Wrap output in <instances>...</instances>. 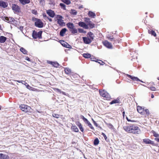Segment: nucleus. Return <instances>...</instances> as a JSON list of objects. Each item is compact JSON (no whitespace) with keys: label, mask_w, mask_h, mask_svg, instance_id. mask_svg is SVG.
<instances>
[{"label":"nucleus","mask_w":159,"mask_h":159,"mask_svg":"<svg viewBox=\"0 0 159 159\" xmlns=\"http://www.w3.org/2000/svg\"><path fill=\"white\" fill-rule=\"evenodd\" d=\"M123 129L129 133L139 134L141 133L139 128L135 125H131L124 126Z\"/></svg>","instance_id":"obj_1"},{"label":"nucleus","mask_w":159,"mask_h":159,"mask_svg":"<svg viewBox=\"0 0 159 159\" xmlns=\"http://www.w3.org/2000/svg\"><path fill=\"white\" fill-rule=\"evenodd\" d=\"M32 20L35 21L34 25L36 27L39 28H41L43 27V23L40 19L34 17L32 18Z\"/></svg>","instance_id":"obj_2"},{"label":"nucleus","mask_w":159,"mask_h":159,"mask_svg":"<svg viewBox=\"0 0 159 159\" xmlns=\"http://www.w3.org/2000/svg\"><path fill=\"white\" fill-rule=\"evenodd\" d=\"M20 108L22 111L25 112L31 113L32 112L31 107L27 105L21 104L20 106Z\"/></svg>","instance_id":"obj_3"},{"label":"nucleus","mask_w":159,"mask_h":159,"mask_svg":"<svg viewBox=\"0 0 159 159\" xmlns=\"http://www.w3.org/2000/svg\"><path fill=\"white\" fill-rule=\"evenodd\" d=\"M42 31H40L37 32L35 30H34L32 34V37L34 39H41L42 38Z\"/></svg>","instance_id":"obj_4"},{"label":"nucleus","mask_w":159,"mask_h":159,"mask_svg":"<svg viewBox=\"0 0 159 159\" xmlns=\"http://www.w3.org/2000/svg\"><path fill=\"white\" fill-rule=\"evenodd\" d=\"M11 8L15 13H17L21 11L20 8L15 4H12Z\"/></svg>","instance_id":"obj_5"},{"label":"nucleus","mask_w":159,"mask_h":159,"mask_svg":"<svg viewBox=\"0 0 159 159\" xmlns=\"http://www.w3.org/2000/svg\"><path fill=\"white\" fill-rule=\"evenodd\" d=\"M99 93L101 96L107 99H108L110 98L109 95L104 90L99 91Z\"/></svg>","instance_id":"obj_6"},{"label":"nucleus","mask_w":159,"mask_h":159,"mask_svg":"<svg viewBox=\"0 0 159 159\" xmlns=\"http://www.w3.org/2000/svg\"><path fill=\"white\" fill-rule=\"evenodd\" d=\"M84 19V21L87 23L88 25H89L91 28L94 27L95 25L90 20V19L89 18L86 17Z\"/></svg>","instance_id":"obj_7"},{"label":"nucleus","mask_w":159,"mask_h":159,"mask_svg":"<svg viewBox=\"0 0 159 159\" xmlns=\"http://www.w3.org/2000/svg\"><path fill=\"white\" fill-rule=\"evenodd\" d=\"M83 39L84 43L89 44L92 42L93 40V38L92 37L91 38H89L88 37H83Z\"/></svg>","instance_id":"obj_8"},{"label":"nucleus","mask_w":159,"mask_h":159,"mask_svg":"<svg viewBox=\"0 0 159 159\" xmlns=\"http://www.w3.org/2000/svg\"><path fill=\"white\" fill-rule=\"evenodd\" d=\"M3 20L6 21L10 23L14 22L15 20L14 19L13 17H10L9 18L7 16L4 17H3Z\"/></svg>","instance_id":"obj_9"},{"label":"nucleus","mask_w":159,"mask_h":159,"mask_svg":"<svg viewBox=\"0 0 159 159\" xmlns=\"http://www.w3.org/2000/svg\"><path fill=\"white\" fill-rule=\"evenodd\" d=\"M59 16V19H57V23L60 26H64L65 25V23L63 22V20L61 19L62 18V17L61 16Z\"/></svg>","instance_id":"obj_10"},{"label":"nucleus","mask_w":159,"mask_h":159,"mask_svg":"<svg viewBox=\"0 0 159 159\" xmlns=\"http://www.w3.org/2000/svg\"><path fill=\"white\" fill-rule=\"evenodd\" d=\"M74 25L73 23H70V32L73 34L77 33V30L75 28H74Z\"/></svg>","instance_id":"obj_11"},{"label":"nucleus","mask_w":159,"mask_h":159,"mask_svg":"<svg viewBox=\"0 0 159 159\" xmlns=\"http://www.w3.org/2000/svg\"><path fill=\"white\" fill-rule=\"evenodd\" d=\"M143 142L146 144H151L153 145H154V143L153 141H152L148 139H145L143 140Z\"/></svg>","instance_id":"obj_12"},{"label":"nucleus","mask_w":159,"mask_h":159,"mask_svg":"<svg viewBox=\"0 0 159 159\" xmlns=\"http://www.w3.org/2000/svg\"><path fill=\"white\" fill-rule=\"evenodd\" d=\"M47 14L51 17H53L55 16V13L51 10H48L46 11Z\"/></svg>","instance_id":"obj_13"},{"label":"nucleus","mask_w":159,"mask_h":159,"mask_svg":"<svg viewBox=\"0 0 159 159\" xmlns=\"http://www.w3.org/2000/svg\"><path fill=\"white\" fill-rule=\"evenodd\" d=\"M104 45L107 48H112V45L111 43L107 41H105L103 42Z\"/></svg>","instance_id":"obj_14"},{"label":"nucleus","mask_w":159,"mask_h":159,"mask_svg":"<svg viewBox=\"0 0 159 159\" xmlns=\"http://www.w3.org/2000/svg\"><path fill=\"white\" fill-rule=\"evenodd\" d=\"M79 25L81 27L85 29H88V25H86L85 23L83 22L80 21L78 23Z\"/></svg>","instance_id":"obj_15"},{"label":"nucleus","mask_w":159,"mask_h":159,"mask_svg":"<svg viewBox=\"0 0 159 159\" xmlns=\"http://www.w3.org/2000/svg\"><path fill=\"white\" fill-rule=\"evenodd\" d=\"M47 63L48 64H51L52 66L55 67H58L59 66V64L56 62H52L50 61H48Z\"/></svg>","instance_id":"obj_16"},{"label":"nucleus","mask_w":159,"mask_h":159,"mask_svg":"<svg viewBox=\"0 0 159 159\" xmlns=\"http://www.w3.org/2000/svg\"><path fill=\"white\" fill-rule=\"evenodd\" d=\"M61 44L64 47L67 48H70V45L63 40L60 41Z\"/></svg>","instance_id":"obj_17"},{"label":"nucleus","mask_w":159,"mask_h":159,"mask_svg":"<svg viewBox=\"0 0 159 159\" xmlns=\"http://www.w3.org/2000/svg\"><path fill=\"white\" fill-rule=\"evenodd\" d=\"M127 76L129 78H130L132 80L134 81H138L139 80V81H141L142 82H143L141 80H140L137 77H135L134 76H133L131 75H127Z\"/></svg>","instance_id":"obj_18"},{"label":"nucleus","mask_w":159,"mask_h":159,"mask_svg":"<svg viewBox=\"0 0 159 159\" xmlns=\"http://www.w3.org/2000/svg\"><path fill=\"white\" fill-rule=\"evenodd\" d=\"M8 5L7 2L0 1V7L5 8L7 7Z\"/></svg>","instance_id":"obj_19"},{"label":"nucleus","mask_w":159,"mask_h":159,"mask_svg":"<svg viewBox=\"0 0 159 159\" xmlns=\"http://www.w3.org/2000/svg\"><path fill=\"white\" fill-rule=\"evenodd\" d=\"M9 158L8 155L3 153H0V159H8Z\"/></svg>","instance_id":"obj_20"},{"label":"nucleus","mask_w":159,"mask_h":159,"mask_svg":"<svg viewBox=\"0 0 159 159\" xmlns=\"http://www.w3.org/2000/svg\"><path fill=\"white\" fill-rule=\"evenodd\" d=\"M88 15L89 16L93 18H95L96 16V14L94 12L90 11L89 12Z\"/></svg>","instance_id":"obj_21"},{"label":"nucleus","mask_w":159,"mask_h":159,"mask_svg":"<svg viewBox=\"0 0 159 159\" xmlns=\"http://www.w3.org/2000/svg\"><path fill=\"white\" fill-rule=\"evenodd\" d=\"M137 110L138 112L141 114H142L143 112L144 111V109L140 106H138L137 107Z\"/></svg>","instance_id":"obj_22"},{"label":"nucleus","mask_w":159,"mask_h":159,"mask_svg":"<svg viewBox=\"0 0 159 159\" xmlns=\"http://www.w3.org/2000/svg\"><path fill=\"white\" fill-rule=\"evenodd\" d=\"M7 38L3 36H0V43H4L6 40Z\"/></svg>","instance_id":"obj_23"},{"label":"nucleus","mask_w":159,"mask_h":159,"mask_svg":"<svg viewBox=\"0 0 159 159\" xmlns=\"http://www.w3.org/2000/svg\"><path fill=\"white\" fill-rule=\"evenodd\" d=\"M66 30H67L66 28H64V29H62L60 32V35L61 36H64Z\"/></svg>","instance_id":"obj_24"},{"label":"nucleus","mask_w":159,"mask_h":159,"mask_svg":"<svg viewBox=\"0 0 159 159\" xmlns=\"http://www.w3.org/2000/svg\"><path fill=\"white\" fill-rule=\"evenodd\" d=\"M120 102V100L119 98H117L116 99L112 100L110 102L111 104H112L114 103H119Z\"/></svg>","instance_id":"obj_25"},{"label":"nucleus","mask_w":159,"mask_h":159,"mask_svg":"<svg viewBox=\"0 0 159 159\" xmlns=\"http://www.w3.org/2000/svg\"><path fill=\"white\" fill-rule=\"evenodd\" d=\"M148 33L149 34H151L152 35L154 36V37L156 36V34L154 30H148Z\"/></svg>","instance_id":"obj_26"},{"label":"nucleus","mask_w":159,"mask_h":159,"mask_svg":"<svg viewBox=\"0 0 159 159\" xmlns=\"http://www.w3.org/2000/svg\"><path fill=\"white\" fill-rule=\"evenodd\" d=\"M71 129L75 132H78L79 131L78 128L75 125L71 127Z\"/></svg>","instance_id":"obj_27"},{"label":"nucleus","mask_w":159,"mask_h":159,"mask_svg":"<svg viewBox=\"0 0 159 159\" xmlns=\"http://www.w3.org/2000/svg\"><path fill=\"white\" fill-rule=\"evenodd\" d=\"M71 11H70V14H71V15L75 16L77 15V11H76L74 9H71Z\"/></svg>","instance_id":"obj_28"},{"label":"nucleus","mask_w":159,"mask_h":159,"mask_svg":"<svg viewBox=\"0 0 159 159\" xmlns=\"http://www.w3.org/2000/svg\"><path fill=\"white\" fill-rule=\"evenodd\" d=\"M20 50L23 54H27V51L23 47H21V48H20Z\"/></svg>","instance_id":"obj_29"},{"label":"nucleus","mask_w":159,"mask_h":159,"mask_svg":"<svg viewBox=\"0 0 159 159\" xmlns=\"http://www.w3.org/2000/svg\"><path fill=\"white\" fill-rule=\"evenodd\" d=\"M20 3L23 5H24L26 4L29 3L30 1H20Z\"/></svg>","instance_id":"obj_30"},{"label":"nucleus","mask_w":159,"mask_h":159,"mask_svg":"<svg viewBox=\"0 0 159 159\" xmlns=\"http://www.w3.org/2000/svg\"><path fill=\"white\" fill-rule=\"evenodd\" d=\"M83 56L85 58H89L91 57V55L89 53H84Z\"/></svg>","instance_id":"obj_31"},{"label":"nucleus","mask_w":159,"mask_h":159,"mask_svg":"<svg viewBox=\"0 0 159 159\" xmlns=\"http://www.w3.org/2000/svg\"><path fill=\"white\" fill-rule=\"evenodd\" d=\"M52 116L53 117L56 118H59L60 116H60V115H59L58 114L55 113H53L52 114Z\"/></svg>","instance_id":"obj_32"},{"label":"nucleus","mask_w":159,"mask_h":159,"mask_svg":"<svg viewBox=\"0 0 159 159\" xmlns=\"http://www.w3.org/2000/svg\"><path fill=\"white\" fill-rule=\"evenodd\" d=\"M99 143V140L98 138H96L95 139L94 141V144L96 145H98Z\"/></svg>","instance_id":"obj_33"},{"label":"nucleus","mask_w":159,"mask_h":159,"mask_svg":"<svg viewBox=\"0 0 159 159\" xmlns=\"http://www.w3.org/2000/svg\"><path fill=\"white\" fill-rule=\"evenodd\" d=\"M78 75L76 74H73V73H71V72L70 71V77L72 78V77H73V78H77V77Z\"/></svg>","instance_id":"obj_34"},{"label":"nucleus","mask_w":159,"mask_h":159,"mask_svg":"<svg viewBox=\"0 0 159 159\" xmlns=\"http://www.w3.org/2000/svg\"><path fill=\"white\" fill-rule=\"evenodd\" d=\"M152 133L153 134V136L155 137H157L159 136V134L157 133L154 131H152Z\"/></svg>","instance_id":"obj_35"},{"label":"nucleus","mask_w":159,"mask_h":159,"mask_svg":"<svg viewBox=\"0 0 159 159\" xmlns=\"http://www.w3.org/2000/svg\"><path fill=\"white\" fill-rule=\"evenodd\" d=\"M78 126L79 127V129H80V130L82 132H83L84 131V129L83 128L81 124L80 123H79L78 125Z\"/></svg>","instance_id":"obj_36"},{"label":"nucleus","mask_w":159,"mask_h":159,"mask_svg":"<svg viewBox=\"0 0 159 159\" xmlns=\"http://www.w3.org/2000/svg\"><path fill=\"white\" fill-rule=\"evenodd\" d=\"M60 5L61 6L62 8H63L64 10H65L66 9V6L64 4L61 3L60 4Z\"/></svg>","instance_id":"obj_37"},{"label":"nucleus","mask_w":159,"mask_h":159,"mask_svg":"<svg viewBox=\"0 0 159 159\" xmlns=\"http://www.w3.org/2000/svg\"><path fill=\"white\" fill-rule=\"evenodd\" d=\"M96 62L98 63L100 65H104L105 64V63L104 62L101 60H97V61H96Z\"/></svg>","instance_id":"obj_38"},{"label":"nucleus","mask_w":159,"mask_h":159,"mask_svg":"<svg viewBox=\"0 0 159 159\" xmlns=\"http://www.w3.org/2000/svg\"><path fill=\"white\" fill-rule=\"evenodd\" d=\"M87 124L89 126V127L90 128L92 129H94V128L92 125V124L90 123L89 122H88Z\"/></svg>","instance_id":"obj_39"},{"label":"nucleus","mask_w":159,"mask_h":159,"mask_svg":"<svg viewBox=\"0 0 159 159\" xmlns=\"http://www.w3.org/2000/svg\"><path fill=\"white\" fill-rule=\"evenodd\" d=\"M88 34L90 37L89 38H91L92 37L93 38V39H94L93 36V33L90 32Z\"/></svg>","instance_id":"obj_40"},{"label":"nucleus","mask_w":159,"mask_h":159,"mask_svg":"<svg viewBox=\"0 0 159 159\" xmlns=\"http://www.w3.org/2000/svg\"><path fill=\"white\" fill-rule=\"evenodd\" d=\"M65 71L66 74H69L70 73V70L67 68H66L65 69Z\"/></svg>","instance_id":"obj_41"},{"label":"nucleus","mask_w":159,"mask_h":159,"mask_svg":"<svg viewBox=\"0 0 159 159\" xmlns=\"http://www.w3.org/2000/svg\"><path fill=\"white\" fill-rule=\"evenodd\" d=\"M31 12L34 15H37L38 14L37 10H33L31 11Z\"/></svg>","instance_id":"obj_42"},{"label":"nucleus","mask_w":159,"mask_h":159,"mask_svg":"<svg viewBox=\"0 0 159 159\" xmlns=\"http://www.w3.org/2000/svg\"><path fill=\"white\" fill-rule=\"evenodd\" d=\"M78 30L79 32L80 33H84L85 32L84 31V30L82 29H79Z\"/></svg>","instance_id":"obj_43"},{"label":"nucleus","mask_w":159,"mask_h":159,"mask_svg":"<svg viewBox=\"0 0 159 159\" xmlns=\"http://www.w3.org/2000/svg\"><path fill=\"white\" fill-rule=\"evenodd\" d=\"M54 89L55 91H56L57 92H59L60 93H61V90L59 89L55 88Z\"/></svg>","instance_id":"obj_44"},{"label":"nucleus","mask_w":159,"mask_h":159,"mask_svg":"<svg viewBox=\"0 0 159 159\" xmlns=\"http://www.w3.org/2000/svg\"><path fill=\"white\" fill-rule=\"evenodd\" d=\"M149 89L152 91H155L156 90V88L154 87H150Z\"/></svg>","instance_id":"obj_45"},{"label":"nucleus","mask_w":159,"mask_h":159,"mask_svg":"<svg viewBox=\"0 0 159 159\" xmlns=\"http://www.w3.org/2000/svg\"><path fill=\"white\" fill-rule=\"evenodd\" d=\"M17 82L20 83H22L23 84H24L25 83V81L23 80H16Z\"/></svg>","instance_id":"obj_46"},{"label":"nucleus","mask_w":159,"mask_h":159,"mask_svg":"<svg viewBox=\"0 0 159 159\" xmlns=\"http://www.w3.org/2000/svg\"><path fill=\"white\" fill-rule=\"evenodd\" d=\"M83 120L86 124H87L88 122H89V121L86 118H85Z\"/></svg>","instance_id":"obj_47"},{"label":"nucleus","mask_w":159,"mask_h":159,"mask_svg":"<svg viewBox=\"0 0 159 159\" xmlns=\"http://www.w3.org/2000/svg\"><path fill=\"white\" fill-rule=\"evenodd\" d=\"M83 120L86 124H87L88 122H89V121L86 118H85Z\"/></svg>","instance_id":"obj_48"},{"label":"nucleus","mask_w":159,"mask_h":159,"mask_svg":"<svg viewBox=\"0 0 159 159\" xmlns=\"http://www.w3.org/2000/svg\"><path fill=\"white\" fill-rule=\"evenodd\" d=\"M83 120L86 124H87L88 122H89V121L86 118H85Z\"/></svg>","instance_id":"obj_49"},{"label":"nucleus","mask_w":159,"mask_h":159,"mask_svg":"<svg viewBox=\"0 0 159 159\" xmlns=\"http://www.w3.org/2000/svg\"><path fill=\"white\" fill-rule=\"evenodd\" d=\"M43 16L45 19H47L48 17L47 16L46 14L45 13H44L43 15Z\"/></svg>","instance_id":"obj_50"},{"label":"nucleus","mask_w":159,"mask_h":159,"mask_svg":"<svg viewBox=\"0 0 159 159\" xmlns=\"http://www.w3.org/2000/svg\"><path fill=\"white\" fill-rule=\"evenodd\" d=\"M102 135L104 137L105 139L106 140L107 139V137L106 136V135H105V134L104 133H102Z\"/></svg>","instance_id":"obj_51"},{"label":"nucleus","mask_w":159,"mask_h":159,"mask_svg":"<svg viewBox=\"0 0 159 159\" xmlns=\"http://www.w3.org/2000/svg\"><path fill=\"white\" fill-rule=\"evenodd\" d=\"M144 111H145V112L146 113V114H148L149 113V111L148 109H145V110H144Z\"/></svg>","instance_id":"obj_52"},{"label":"nucleus","mask_w":159,"mask_h":159,"mask_svg":"<svg viewBox=\"0 0 159 159\" xmlns=\"http://www.w3.org/2000/svg\"><path fill=\"white\" fill-rule=\"evenodd\" d=\"M25 59L28 61H30V59L28 57H26Z\"/></svg>","instance_id":"obj_53"},{"label":"nucleus","mask_w":159,"mask_h":159,"mask_svg":"<svg viewBox=\"0 0 159 159\" xmlns=\"http://www.w3.org/2000/svg\"><path fill=\"white\" fill-rule=\"evenodd\" d=\"M64 2L66 4H68L70 3V1H65Z\"/></svg>","instance_id":"obj_54"},{"label":"nucleus","mask_w":159,"mask_h":159,"mask_svg":"<svg viewBox=\"0 0 159 159\" xmlns=\"http://www.w3.org/2000/svg\"><path fill=\"white\" fill-rule=\"evenodd\" d=\"M155 140L157 142H159V137L157 138H155Z\"/></svg>","instance_id":"obj_55"},{"label":"nucleus","mask_w":159,"mask_h":159,"mask_svg":"<svg viewBox=\"0 0 159 159\" xmlns=\"http://www.w3.org/2000/svg\"><path fill=\"white\" fill-rule=\"evenodd\" d=\"M92 120H93L94 124L96 126H97V123L96 122L93 120V119H92Z\"/></svg>","instance_id":"obj_56"},{"label":"nucleus","mask_w":159,"mask_h":159,"mask_svg":"<svg viewBox=\"0 0 159 159\" xmlns=\"http://www.w3.org/2000/svg\"><path fill=\"white\" fill-rule=\"evenodd\" d=\"M109 39L111 41H112L114 40V38H110V37H109Z\"/></svg>","instance_id":"obj_57"},{"label":"nucleus","mask_w":159,"mask_h":159,"mask_svg":"<svg viewBox=\"0 0 159 159\" xmlns=\"http://www.w3.org/2000/svg\"><path fill=\"white\" fill-rule=\"evenodd\" d=\"M109 125L110 128H112L113 127V125L111 124H109Z\"/></svg>","instance_id":"obj_58"},{"label":"nucleus","mask_w":159,"mask_h":159,"mask_svg":"<svg viewBox=\"0 0 159 159\" xmlns=\"http://www.w3.org/2000/svg\"><path fill=\"white\" fill-rule=\"evenodd\" d=\"M67 25L68 28H70V22L67 24Z\"/></svg>","instance_id":"obj_59"},{"label":"nucleus","mask_w":159,"mask_h":159,"mask_svg":"<svg viewBox=\"0 0 159 159\" xmlns=\"http://www.w3.org/2000/svg\"><path fill=\"white\" fill-rule=\"evenodd\" d=\"M128 121H131V122H134V120H132L130 119L128 120Z\"/></svg>","instance_id":"obj_60"},{"label":"nucleus","mask_w":159,"mask_h":159,"mask_svg":"<svg viewBox=\"0 0 159 159\" xmlns=\"http://www.w3.org/2000/svg\"><path fill=\"white\" fill-rule=\"evenodd\" d=\"M47 19H48L49 20V21H52V19L51 18H49L48 17Z\"/></svg>","instance_id":"obj_61"},{"label":"nucleus","mask_w":159,"mask_h":159,"mask_svg":"<svg viewBox=\"0 0 159 159\" xmlns=\"http://www.w3.org/2000/svg\"><path fill=\"white\" fill-rule=\"evenodd\" d=\"M81 118L83 120L85 118L83 116H81Z\"/></svg>","instance_id":"obj_62"},{"label":"nucleus","mask_w":159,"mask_h":159,"mask_svg":"<svg viewBox=\"0 0 159 159\" xmlns=\"http://www.w3.org/2000/svg\"><path fill=\"white\" fill-rule=\"evenodd\" d=\"M123 114V116L124 117L125 116V111H123L122 113Z\"/></svg>","instance_id":"obj_63"},{"label":"nucleus","mask_w":159,"mask_h":159,"mask_svg":"<svg viewBox=\"0 0 159 159\" xmlns=\"http://www.w3.org/2000/svg\"><path fill=\"white\" fill-rule=\"evenodd\" d=\"M69 49H66L65 50V51L67 52L68 51H69Z\"/></svg>","instance_id":"obj_64"}]
</instances>
